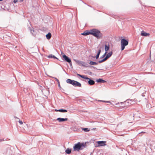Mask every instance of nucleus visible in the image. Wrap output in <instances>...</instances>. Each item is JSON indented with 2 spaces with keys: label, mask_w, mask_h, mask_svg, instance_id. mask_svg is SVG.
Returning a JSON list of instances; mask_svg holds the SVG:
<instances>
[{
  "label": "nucleus",
  "mask_w": 155,
  "mask_h": 155,
  "mask_svg": "<svg viewBox=\"0 0 155 155\" xmlns=\"http://www.w3.org/2000/svg\"><path fill=\"white\" fill-rule=\"evenodd\" d=\"M86 144L85 143H81L80 142H78L77 143L74 144L73 147V150L74 151H79L82 150Z\"/></svg>",
  "instance_id": "f257e3e1"
},
{
  "label": "nucleus",
  "mask_w": 155,
  "mask_h": 155,
  "mask_svg": "<svg viewBox=\"0 0 155 155\" xmlns=\"http://www.w3.org/2000/svg\"><path fill=\"white\" fill-rule=\"evenodd\" d=\"M91 35L99 39L101 37L102 34L100 31L96 29H91Z\"/></svg>",
  "instance_id": "f03ea898"
},
{
  "label": "nucleus",
  "mask_w": 155,
  "mask_h": 155,
  "mask_svg": "<svg viewBox=\"0 0 155 155\" xmlns=\"http://www.w3.org/2000/svg\"><path fill=\"white\" fill-rule=\"evenodd\" d=\"M66 82L72 84L74 87H81V84L80 83L74 80H71L70 79H68L66 80Z\"/></svg>",
  "instance_id": "7ed1b4c3"
},
{
  "label": "nucleus",
  "mask_w": 155,
  "mask_h": 155,
  "mask_svg": "<svg viewBox=\"0 0 155 155\" xmlns=\"http://www.w3.org/2000/svg\"><path fill=\"white\" fill-rule=\"evenodd\" d=\"M77 75L86 80H89L87 81V82L90 85H93L95 84V82L94 80L87 77L86 75H81L78 74H77Z\"/></svg>",
  "instance_id": "20e7f679"
},
{
  "label": "nucleus",
  "mask_w": 155,
  "mask_h": 155,
  "mask_svg": "<svg viewBox=\"0 0 155 155\" xmlns=\"http://www.w3.org/2000/svg\"><path fill=\"white\" fill-rule=\"evenodd\" d=\"M128 44V41L124 38L122 39L121 41V50H123L125 48V47Z\"/></svg>",
  "instance_id": "39448f33"
},
{
  "label": "nucleus",
  "mask_w": 155,
  "mask_h": 155,
  "mask_svg": "<svg viewBox=\"0 0 155 155\" xmlns=\"http://www.w3.org/2000/svg\"><path fill=\"white\" fill-rule=\"evenodd\" d=\"M61 54H62V58L64 60H65L67 62L69 63L70 64H71V59L68 57L66 56L64 53H61Z\"/></svg>",
  "instance_id": "423d86ee"
},
{
  "label": "nucleus",
  "mask_w": 155,
  "mask_h": 155,
  "mask_svg": "<svg viewBox=\"0 0 155 155\" xmlns=\"http://www.w3.org/2000/svg\"><path fill=\"white\" fill-rule=\"evenodd\" d=\"M106 141H98L97 142V143L98 144V146H103L106 145Z\"/></svg>",
  "instance_id": "0eeeda50"
},
{
  "label": "nucleus",
  "mask_w": 155,
  "mask_h": 155,
  "mask_svg": "<svg viewBox=\"0 0 155 155\" xmlns=\"http://www.w3.org/2000/svg\"><path fill=\"white\" fill-rule=\"evenodd\" d=\"M81 35L85 36L91 35V30L89 31L87 30L85 31L83 33L81 34Z\"/></svg>",
  "instance_id": "6e6552de"
},
{
  "label": "nucleus",
  "mask_w": 155,
  "mask_h": 155,
  "mask_svg": "<svg viewBox=\"0 0 155 155\" xmlns=\"http://www.w3.org/2000/svg\"><path fill=\"white\" fill-rule=\"evenodd\" d=\"M57 120H58L59 122H62L68 120V118H63L59 117L57 119Z\"/></svg>",
  "instance_id": "1a4fd4ad"
},
{
  "label": "nucleus",
  "mask_w": 155,
  "mask_h": 155,
  "mask_svg": "<svg viewBox=\"0 0 155 155\" xmlns=\"http://www.w3.org/2000/svg\"><path fill=\"white\" fill-rule=\"evenodd\" d=\"M113 54V52L112 51H110L107 55L105 57L107 59L109 58Z\"/></svg>",
  "instance_id": "9d476101"
},
{
  "label": "nucleus",
  "mask_w": 155,
  "mask_h": 155,
  "mask_svg": "<svg viewBox=\"0 0 155 155\" xmlns=\"http://www.w3.org/2000/svg\"><path fill=\"white\" fill-rule=\"evenodd\" d=\"M149 35L150 34L149 33H147L145 32H144L143 31H142L141 32V36H149Z\"/></svg>",
  "instance_id": "9b49d317"
},
{
  "label": "nucleus",
  "mask_w": 155,
  "mask_h": 155,
  "mask_svg": "<svg viewBox=\"0 0 155 155\" xmlns=\"http://www.w3.org/2000/svg\"><path fill=\"white\" fill-rule=\"evenodd\" d=\"M96 81L97 83H104L106 82V81L105 80H103V79L101 78H100L98 79H97L96 80Z\"/></svg>",
  "instance_id": "f8f14e48"
},
{
  "label": "nucleus",
  "mask_w": 155,
  "mask_h": 155,
  "mask_svg": "<svg viewBox=\"0 0 155 155\" xmlns=\"http://www.w3.org/2000/svg\"><path fill=\"white\" fill-rule=\"evenodd\" d=\"M110 48V46L109 44H106L105 45V50L106 52H107Z\"/></svg>",
  "instance_id": "ddd939ff"
},
{
  "label": "nucleus",
  "mask_w": 155,
  "mask_h": 155,
  "mask_svg": "<svg viewBox=\"0 0 155 155\" xmlns=\"http://www.w3.org/2000/svg\"><path fill=\"white\" fill-rule=\"evenodd\" d=\"M48 58H55V59H56L57 60H58V59L56 57H55L54 55L52 54H50V55H49L48 56V57H47Z\"/></svg>",
  "instance_id": "4468645a"
},
{
  "label": "nucleus",
  "mask_w": 155,
  "mask_h": 155,
  "mask_svg": "<svg viewBox=\"0 0 155 155\" xmlns=\"http://www.w3.org/2000/svg\"><path fill=\"white\" fill-rule=\"evenodd\" d=\"M46 38L48 39H50L51 37V35L50 32L48 33L46 35Z\"/></svg>",
  "instance_id": "2eb2a0df"
},
{
  "label": "nucleus",
  "mask_w": 155,
  "mask_h": 155,
  "mask_svg": "<svg viewBox=\"0 0 155 155\" xmlns=\"http://www.w3.org/2000/svg\"><path fill=\"white\" fill-rule=\"evenodd\" d=\"M89 64L91 65H97L98 64V63L94 61H91Z\"/></svg>",
  "instance_id": "dca6fc26"
},
{
  "label": "nucleus",
  "mask_w": 155,
  "mask_h": 155,
  "mask_svg": "<svg viewBox=\"0 0 155 155\" xmlns=\"http://www.w3.org/2000/svg\"><path fill=\"white\" fill-rule=\"evenodd\" d=\"M29 30L31 31V33L34 35H35V33H34V32H35V30H34V29L33 28H32L31 29V28L30 27H29Z\"/></svg>",
  "instance_id": "f3484780"
},
{
  "label": "nucleus",
  "mask_w": 155,
  "mask_h": 155,
  "mask_svg": "<svg viewBox=\"0 0 155 155\" xmlns=\"http://www.w3.org/2000/svg\"><path fill=\"white\" fill-rule=\"evenodd\" d=\"M65 152L68 154H69L71 153V150L68 148L65 150Z\"/></svg>",
  "instance_id": "a211bd4d"
},
{
  "label": "nucleus",
  "mask_w": 155,
  "mask_h": 155,
  "mask_svg": "<svg viewBox=\"0 0 155 155\" xmlns=\"http://www.w3.org/2000/svg\"><path fill=\"white\" fill-rule=\"evenodd\" d=\"M14 118L16 119H16V121L18 120H18V122H19V123H20V124L21 125L23 124V122L21 120H19V118H18L16 116H14Z\"/></svg>",
  "instance_id": "6ab92c4d"
},
{
  "label": "nucleus",
  "mask_w": 155,
  "mask_h": 155,
  "mask_svg": "<svg viewBox=\"0 0 155 155\" xmlns=\"http://www.w3.org/2000/svg\"><path fill=\"white\" fill-rule=\"evenodd\" d=\"M107 59L105 57L104 58H103V59H102V60H100L98 62L99 63H101L102 62H103L105 61L106 60H107Z\"/></svg>",
  "instance_id": "aec40b11"
},
{
  "label": "nucleus",
  "mask_w": 155,
  "mask_h": 155,
  "mask_svg": "<svg viewBox=\"0 0 155 155\" xmlns=\"http://www.w3.org/2000/svg\"><path fill=\"white\" fill-rule=\"evenodd\" d=\"M59 112H67V110L65 109H59Z\"/></svg>",
  "instance_id": "412c9836"
},
{
  "label": "nucleus",
  "mask_w": 155,
  "mask_h": 155,
  "mask_svg": "<svg viewBox=\"0 0 155 155\" xmlns=\"http://www.w3.org/2000/svg\"><path fill=\"white\" fill-rule=\"evenodd\" d=\"M81 64L82 65V66L84 67H86V65L87 64L85 62L82 61L81 62Z\"/></svg>",
  "instance_id": "4be33fe9"
},
{
  "label": "nucleus",
  "mask_w": 155,
  "mask_h": 155,
  "mask_svg": "<svg viewBox=\"0 0 155 155\" xmlns=\"http://www.w3.org/2000/svg\"><path fill=\"white\" fill-rule=\"evenodd\" d=\"M82 130H84L85 132H88L90 130H88L87 128H82Z\"/></svg>",
  "instance_id": "5701e85b"
},
{
  "label": "nucleus",
  "mask_w": 155,
  "mask_h": 155,
  "mask_svg": "<svg viewBox=\"0 0 155 155\" xmlns=\"http://www.w3.org/2000/svg\"><path fill=\"white\" fill-rule=\"evenodd\" d=\"M107 53V52H106L100 58H104L106 55V54Z\"/></svg>",
  "instance_id": "b1692460"
},
{
  "label": "nucleus",
  "mask_w": 155,
  "mask_h": 155,
  "mask_svg": "<svg viewBox=\"0 0 155 155\" xmlns=\"http://www.w3.org/2000/svg\"><path fill=\"white\" fill-rule=\"evenodd\" d=\"M101 48H100L99 50H98V51L97 52V54H98V55H100V54L101 52Z\"/></svg>",
  "instance_id": "393cba45"
},
{
  "label": "nucleus",
  "mask_w": 155,
  "mask_h": 155,
  "mask_svg": "<svg viewBox=\"0 0 155 155\" xmlns=\"http://www.w3.org/2000/svg\"><path fill=\"white\" fill-rule=\"evenodd\" d=\"M7 140V139H5V140H4V139H0V142H2L3 141H4L5 140Z\"/></svg>",
  "instance_id": "a878e982"
},
{
  "label": "nucleus",
  "mask_w": 155,
  "mask_h": 155,
  "mask_svg": "<svg viewBox=\"0 0 155 155\" xmlns=\"http://www.w3.org/2000/svg\"><path fill=\"white\" fill-rule=\"evenodd\" d=\"M52 78H54V79H55L56 80V81H57V82H59V80L57 78H55V77H52Z\"/></svg>",
  "instance_id": "bb28decb"
},
{
  "label": "nucleus",
  "mask_w": 155,
  "mask_h": 155,
  "mask_svg": "<svg viewBox=\"0 0 155 155\" xmlns=\"http://www.w3.org/2000/svg\"><path fill=\"white\" fill-rule=\"evenodd\" d=\"M99 55L98 54H97L96 56V59H97L99 57Z\"/></svg>",
  "instance_id": "cd10ccee"
},
{
  "label": "nucleus",
  "mask_w": 155,
  "mask_h": 155,
  "mask_svg": "<svg viewBox=\"0 0 155 155\" xmlns=\"http://www.w3.org/2000/svg\"><path fill=\"white\" fill-rule=\"evenodd\" d=\"M146 91L145 92H144L143 93H142L141 95L143 97H145V95L144 94L145 93H146Z\"/></svg>",
  "instance_id": "c85d7f7f"
},
{
  "label": "nucleus",
  "mask_w": 155,
  "mask_h": 155,
  "mask_svg": "<svg viewBox=\"0 0 155 155\" xmlns=\"http://www.w3.org/2000/svg\"><path fill=\"white\" fill-rule=\"evenodd\" d=\"M17 1L18 0H14L13 1L14 3H16L17 2Z\"/></svg>",
  "instance_id": "c756f323"
},
{
  "label": "nucleus",
  "mask_w": 155,
  "mask_h": 155,
  "mask_svg": "<svg viewBox=\"0 0 155 155\" xmlns=\"http://www.w3.org/2000/svg\"><path fill=\"white\" fill-rule=\"evenodd\" d=\"M98 101H102L103 102H105V101H104L98 100Z\"/></svg>",
  "instance_id": "7c9ffc66"
},
{
  "label": "nucleus",
  "mask_w": 155,
  "mask_h": 155,
  "mask_svg": "<svg viewBox=\"0 0 155 155\" xmlns=\"http://www.w3.org/2000/svg\"><path fill=\"white\" fill-rule=\"evenodd\" d=\"M59 110L55 109V111H59Z\"/></svg>",
  "instance_id": "2f4dec72"
},
{
  "label": "nucleus",
  "mask_w": 155,
  "mask_h": 155,
  "mask_svg": "<svg viewBox=\"0 0 155 155\" xmlns=\"http://www.w3.org/2000/svg\"><path fill=\"white\" fill-rule=\"evenodd\" d=\"M58 84H60V82L59 81V82H58Z\"/></svg>",
  "instance_id": "473e14b6"
},
{
  "label": "nucleus",
  "mask_w": 155,
  "mask_h": 155,
  "mask_svg": "<svg viewBox=\"0 0 155 155\" xmlns=\"http://www.w3.org/2000/svg\"><path fill=\"white\" fill-rule=\"evenodd\" d=\"M107 102L109 103V102H109V101H107Z\"/></svg>",
  "instance_id": "72a5a7b5"
},
{
  "label": "nucleus",
  "mask_w": 155,
  "mask_h": 155,
  "mask_svg": "<svg viewBox=\"0 0 155 155\" xmlns=\"http://www.w3.org/2000/svg\"><path fill=\"white\" fill-rule=\"evenodd\" d=\"M20 0L21 1H22H22H23L24 0Z\"/></svg>",
  "instance_id": "f704fd0d"
},
{
  "label": "nucleus",
  "mask_w": 155,
  "mask_h": 155,
  "mask_svg": "<svg viewBox=\"0 0 155 155\" xmlns=\"http://www.w3.org/2000/svg\"><path fill=\"white\" fill-rule=\"evenodd\" d=\"M96 129V128H93V130L95 129Z\"/></svg>",
  "instance_id": "c9c22d12"
},
{
  "label": "nucleus",
  "mask_w": 155,
  "mask_h": 155,
  "mask_svg": "<svg viewBox=\"0 0 155 155\" xmlns=\"http://www.w3.org/2000/svg\"><path fill=\"white\" fill-rule=\"evenodd\" d=\"M92 57H93V58H94L95 57H94V56H92Z\"/></svg>",
  "instance_id": "e433bc0d"
},
{
  "label": "nucleus",
  "mask_w": 155,
  "mask_h": 155,
  "mask_svg": "<svg viewBox=\"0 0 155 155\" xmlns=\"http://www.w3.org/2000/svg\"><path fill=\"white\" fill-rule=\"evenodd\" d=\"M92 67L94 68H94V67H93V66H92Z\"/></svg>",
  "instance_id": "4c0bfd02"
},
{
  "label": "nucleus",
  "mask_w": 155,
  "mask_h": 155,
  "mask_svg": "<svg viewBox=\"0 0 155 155\" xmlns=\"http://www.w3.org/2000/svg\"><path fill=\"white\" fill-rule=\"evenodd\" d=\"M142 133H145V132H142Z\"/></svg>",
  "instance_id": "58836bf2"
},
{
  "label": "nucleus",
  "mask_w": 155,
  "mask_h": 155,
  "mask_svg": "<svg viewBox=\"0 0 155 155\" xmlns=\"http://www.w3.org/2000/svg\"><path fill=\"white\" fill-rule=\"evenodd\" d=\"M3 0H0V1H2Z\"/></svg>",
  "instance_id": "ea45409f"
},
{
  "label": "nucleus",
  "mask_w": 155,
  "mask_h": 155,
  "mask_svg": "<svg viewBox=\"0 0 155 155\" xmlns=\"http://www.w3.org/2000/svg\"><path fill=\"white\" fill-rule=\"evenodd\" d=\"M58 86H60V84H58Z\"/></svg>",
  "instance_id": "a19ab883"
}]
</instances>
